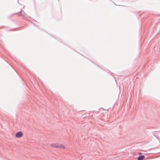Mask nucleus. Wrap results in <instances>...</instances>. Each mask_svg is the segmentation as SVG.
Masks as SVG:
<instances>
[{
    "label": "nucleus",
    "instance_id": "nucleus-1",
    "mask_svg": "<svg viewBox=\"0 0 160 160\" xmlns=\"http://www.w3.org/2000/svg\"><path fill=\"white\" fill-rule=\"evenodd\" d=\"M23 135V133L21 131L18 132L15 134V137L18 138H21Z\"/></svg>",
    "mask_w": 160,
    "mask_h": 160
},
{
    "label": "nucleus",
    "instance_id": "nucleus-2",
    "mask_svg": "<svg viewBox=\"0 0 160 160\" xmlns=\"http://www.w3.org/2000/svg\"><path fill=\"white\" fill-rule=\"evenodd\" d=\"M58 148L62 149H66V147L62 144H58Z\"/></svg>",
    "mask_w": 160,
    "mask_h": 160
},
{
    "label": "nucleus",
    "instance_id": "nucleus-3",
    "mask_svg": "<svg viewBox=\"0 0 160 160\" xmlns=\"http://www.w3.org/2000/svg\"><path fill=\"white\" fill-rule=\"evenodd\" d=\"M58 143H53L50 144V146L53 148H58Z\"/></svg>",
    "mask_w": 160,
    "mask_h": 160
},
{
    "label": "nucleus",
    "instance_id": "nucleus-4",
    "mask_svg": "<svg viewBox=\"0 0 160 160\" xmlns=\"http://www.w3.org/2000/svg\"><path fill=\"white\" fill-rule=\"evenodd\" d=\"M144 156L142 155V156H139L138 158V160H142L144 159Z\"/></svg>",
    "mask_w": 160,
    "mask_h": 160
}]
</instances>
